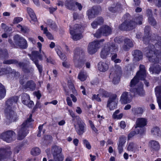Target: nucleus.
<instances>
[{
    "instance_id": "nucleus-51",
    "label": "nucleus",
    "mask_w": 161,
    "mask_h": 161,
    "mask_svg": "<svg viewBox=\"0 0 161 161\" xmlns=\"http://www.w3.org/2000/svg\"><path fill=\"white\" fill-rule=\"evenodd\" d=\"M100 94L102 96L104 97H108L109 95L108 93L103 90H100Z\"/></svg>"
},
{
    "instance_id": "nucleus-31",
    "label": "nucleus",
    "mask_w": 161,
    "mask_h": 161,
    "mask_svg": "<svg viewBox=\"0 0 161 161\" xmlns=\"http://www.w3.org/2000/svg\"><path fill=\"white\" fill-rule=\"evenodd\" d=\"M150 72L152 73H155L158 74L161 70V68L159 65L156 64H154L153 65H152L149 68Z\"/></svg>"
},
{
    "instance_id": "nucleus-11",
    "label": "nucleus",
    "mask_w": 161,
    "mask_h": 161,
    "mask_svg": "<svg viewBox=\"0 0 161 161\" xmlns=\"http://www.w3.org/2000/svg\"><path fill=\"white\" fill-rule=\"evenodd\" d=\"M28 55L35 64L40 73H41L42 72V66L38 64V60L36 59V58L37 57L39 59L42 60V57L39 54L38 52L37 51L32 52V55H31L30 54H28Z\"/></svg>"
},
{
    "instance_id": "nucleus-26",
    "label": "nucleus",
    "mask_w": 161,
    "mask_h": 161,
    "mask_svg": "<svg viewBox=\"0 0 161 161\" xmlns=\"http://www.w3.org/2000/svg\"><path fill=\"white\" fill-rule=\"evenodd\" d=\"M133 42L131 40L129 39H125L124 40V44L123 49L125 51H127L130 47H133Z\"/></svg>"
},
{
    "instance_id": "nucleus-21",
    "label": "nucleus",
    "mask_w": 161,
    "mask_h": 161,
    "mask_svg": "<svg viewBox=\"0 0 161 161\" xmlns=\"http://www.w3.org/2000/svg\"><path fill=\"white\" fill-rule=\"evenodd\" d=\"M147 120L146 119L144 118H138L136 121V125H135V129L142 128L147 124Z\"/></svg>"
},
{
    "instance_id": "nucleus-57",
    "label": "nucleus",
    "mask_w": 161,
    "mask_h": 161,
    "mask_svg": "<svg viewBox=\"0 0 161 161\" xmlns=\"http://www.w3.org/2000/svg\"><path fill=\"white\" fill-rule=\"evenodd\" d=\"M123 39L121 37H117L114 38V41L115 43H120L123 41Z\"/></svg>"
},
{
    "instance_id": "nucleus-16",
    "label": "nucleus",
    "mask_w": 161,
    "mask_h": 161,
    "mask_svg": "<svg viewBox=\"0 0 161 161\" xmlns=\"http://www.w3.org/2000/svg\"><path fill=\"white\" fill-rule=\"evenodd\" d=\"M3 63L6 64H17L18 66L21 68L23 71L25 73H29L30 72V69H28L26 65L22 63L18 62L14 60H4Z\"/></svg>"
},
{
    "instance_id": "nucleus-64",
    "label": "nucleus",
    "mask_w": 161,
    "mask_h": 161,
    "mask_svg": "<svg viewBox=\"0 0 161 161\" xmlns=\"http://www.w3.org/2000/svg\"><path fill=\"white\" fill-rule=\"evenodd\" d=\"M67 104L70 106H72V102L70 98L69 97H67L66 99Z\"/></svg>"
},
{
    "instance_id": "nucleus-36",
    "label": "nucleus",
    "mask_w": 161,
    "mask_h": 161,
    "mask_svg": "<svg viewBox=\"0 0 161 161\" xmlns=\"http://www.w3.org/2000/svg\"><path fill=\"white\" fill-rule=\"evenodd\" d=\"M87 75L86 73L83 71H81L79 74L78 78L81 81H84L87 78Z\"/></svg>"
},
{
    "instance_id": "nucleus-39",
    "label": "nucleus",
    "mask_w": 161,
    "mask_h": 161,
    "mask_svg": "<svg viewBox=\"0 0 161 161\" xmlns=\"http://www.w3.org/2000/svg\"><path fill=\"white\" fill-rule=\"evenodd\" d=\"M17 27L23 33H27L29 31V29L27 27L25 26H22L20 24L17 25Z\"/></svg>"
},
{
    "instance_id": "nucleus-58",
    "label": "nucleus",
    "mask_w": 161,
    "mask_h": 161,
    "mask_svg": "<svg viewBox=\"0 0 161 161\" xmlns=\"http://www.w3.org/2000/svg\"><path fill=\"white\" fill-rule=\"evenodd\" d=\"M156 97L157 101L158 103H159L161 102V94H159L158 92H157L155 94Z\"/></svg>"
},
{
    "instance_id": "nucleus-5",
    "label": "nucleus",
    "mask_w": 161,
    "mask_h": 161,
    "mask_svg": "<svg viewBox=\"0 0 161 161\" xmlns=\"http://www.w3.org/2000/svg\"><path fill=\"white\" fill-rule=\"evenodd\" d=\"M84 51L79 48H76L75 50L73 61L76 67L82 66L86 61L85 58L84 57Z\"/></svg>"
},
{
    "instance_id": "nucleus-27",
    "label": "nucleus",
    "mask_w": 161,
    "mask_h": 161,
    "mask_svg": "<svg viewBox=\"0 0 161 161\" xmlns=\"http://www.w3.org/2000/svg\"><path fill=\"white\" fill-rule=\"evenodd\" d=\"M139 147L134 143H130L127 146V149L129 151L133 152L135 153L139 150Z\"/></svg>"
},
{
    "instance_id": "nucleus-32",
    "label": "nucleus",
    "mask_w": 161,
    "mask_h": 161,
    "mask_svg": "<svg viewBox=\"0 0 161 161\" xmlns=\"http://www.w3.org/2000/svg\"><path fill=\"white\" fill-rule=\"evenodd\" d=\"M108 64L105 62H100L98 64V69L99 71L105 72L108 69Z\"/></svg>"
},
{
    "instance_id": "nucleus-1",
    "label": "nucleus",
    "mask_w": 161,
    "mask_h": 161,
    "mask_svg": "<svg viewBox=\"0 0 161 161\" xmlns=\"http://www.w3.org/2000/svg\"><path fill=\"white\" fill-rule=\"evenodd\" d=\"M158 40H156L158 42V44H157V42L155 41V46L154 45L150 46L146 51L145 54L148 59L149 61L151 62L156 63V59H158L160 57V54H158L157 55L156 51H157L161 49V38L159 37H157Z\"/></svg>"
},
{
    "instance_id": "nucleus-28",
    "label": "nucleus",
    "mask_w": 161,
    "mask_h": 161,
    "mask_svg": "<svg viewBox=\"0 0 161 161\" xmlns=\"http://www.w3.org/2000/svg\"><path fill=\"white\" fill-rule=\"evenodd\" d=\"M144 131V129L142 128H136L135 131H131L128 135V138L129 139L133 137L135 135L138 134H142Z\"/></svg>"
},
{
    "instance_id": "nucleus-18",
    "label": "nucleus",
    "mask_w": 161,
    "mask_h": 161,
    "mask_svg": "<svg viewBox=\"0 0 161 161\" xmlns=\"http://www.w3.org/2000/svg\"><path fill=\"white\" fill-rule=\"evenodd\" d=\"M116 97V95L114 94L109 98L107 107L109 108L110 110H112L115 108L118 103Z\"/></svg>"
},
{
    "instance_id": "nucleus-15",
    "label": "nucleus",
    "mask_w": 161,
    "mask_h": 161,
    "mask_svg": "<svg viewBox=\"0 0 161 161\" xmlns=\"http://www.w3.org/2000/svg\"><path fill=\"white\" fill-rule=\"evenodd\" d=\"M101 10V8L100 7L93 6L87 11L86 14L88 19H90L95 18Z\"/></svg>"
},
{
    "instance_id": "nucleus-12",
    "label": "nucleus",
    "mask_w": 161,
    "mask_h": 161,
    "mask_svg": "<svg viewBox=\"0 0 161 161\" xmlns=\"http://www.w3.org/2000/svg\"><path fill=\"white\" fill-rule=\"evenodd\" d=\"M76 118L77 125H74L75 129L79 135H82L85 131L86 125L79 117H77Z\"/></svg>"
},
{
    "instance_id": "nucleus-10",
    "label": "nucleus",
    "mask_w": 161,
    "mask_h": 161,
    "mask_svg": "<svg viewBox=\"0 0 161 161\" xmlns=\"http://www.w3.org/2000/svg\"><path fill=\"white\" fill-rule=\"evenodd\" d=\"M15 133L12 130H8L3 133L0 135V138L3 141L10 143L14 140Z\"/></svg>"
},
{
    "instance_id": "nucleus-47",
    "label": "nucleus",
    "mask_w": 161,
    "mask_h": 161,
    "mask_svg": "<svg viewBox=\"0 0 161 161\" xmlns=\"http://www.w3.org/2000/svg\"><path fill=\"white\" fill-rule=\"evenodd\" d=\"M57 53L63 60L65 61L66 60L67 58L66 56L64 54H63L60 50H58L57 51Z\"/></svg>"
},
{
    "instance_id": "nucleus-43",
    "label": "nucleus",
    "mask_w": 161,
    "mask_h": 161,
    "mask_svg": "<svg viewBox=\"0 0 161 161\" xmlns=\"http://www.w3.org/2000/svg\"><path fill=\"white\" fill-rule=\"evenodd\" d=\"M47 24L53 30H55L57 28V25L56 24L51 20H48L47 21Z\"/></svg>"
},
{
    "instance_id": "nucleus-44",
    "label": "nucleus",
    "mask_w": 161,
    "mask_h": 161,
    "mask_svg": "<svg viewBox=\"0 0 161 161\" xmlns=\"http://www.w3.org/2000/svg\"><path fill=\"white\" fill-rule=\"evenodd\" d=\"M149 23L153 26H155L157 24V22L154 18L152 16H149L148 17Z\"/></svg>"
},
{
    "instance_id": "nucleus-17",
    "label": "nucleus",
    "mask_w": 161,
    "mask_h": 161,
    "mask_svg": "<svg viewBox=\"0 0 161 161\" xmlns=\"http://www.w3.org/2000/svg\"><path fill=\"white\" fill-rule=\"evenodd\" d=\"M132 96L129 92H123L121 96L120 101L122 104H126L130 103L132 99Z\"/></svg>"
},
{
    "instance_id": "nucleus-40",
    "label": "nucleus",
    "mask_w": 161,
    "mask_h": 161,
    "mask_svg": "<svg viewBox=\"0 0 161 161\" xmlns=\"http://www.w3.org/2000/svg\"><path fill=\"white\" fill-rule=\"evenodd\" d=\"M40 149L37 147H34L31 149V153L32 155H38L41 153Z\"/></svg>"
},
{
    "instance_id": "nucleus-45",
    "label": "nucleus",
    "mask_w": 161,
    "mask_h": 161,
    "mask_svg": "<svg viewBox=\"0 0 161 161\" xmlns=\"http://www.w3.org/2000/svg\"><path fill=\"white\" fill-rule=\"evenodd\" d=\"M143 20L142 16V15H140L137 17H136L135 19V22L136 25L138 24L141 25L142 24V21Z\"/></svg>"
},
{
    "instance_id": "nucleus-54",
    "label": "nucleus",
    "mask_w": 161,
    "mask_h": 161,
    "mask_svg": "<svg viewBox=\"0 0 161 161\" xmlns=\"http://www.w3.org/2000/svg\"><path fill=\"white\" fill-rule=\"evenodd\" d=\"M23 19L20 17H17L14 19L13 20V23L17 24L21 21Z\"/></svg>"
},
{
    "instance_id": "nucleus-25",
    "label": "nucleus",
    "mask_w": 161,
    "mask_h": 161,
    "mask_svg": "<svg viewBox=\"0 0 161 161\" xmlns=\"http://www.w3.org/2000/svg\"><path fill=\"white\" fill-rule=\"evenodd\" d=\"M75 1L74 0H66L64 3L65 7L68 9L71 10H74Z\"/></svg>"
},
{
    "instance_id": "nucleus-34",
    "label": "nucleus",
    "mask_w": 161,
    "mask_h": 161,
    "mask_svg": "<svg viewBox=\"0 0 161 161\" xmlns=\"http://www.w3.org/2000/svg\"><path fill=\"white\" fill-rule=\"evenodd\" d=\"M25 87L26 88H29L31 90H33L35 88L36 84L33 81L29 80L25 84Z\"/></svg>"
},
{
    "instance_id": "nucleus-63",
    "label": "nucleus",
    "mask_w": 161,
    "mask_h": 161,
    "mask_svg": "<svg viewBox=\"0 0 161 161\" xmlns=\"http://www.w3.org/2000/svg\"><path fill=\"white\" fill-rule=\"evenodd\" d=\"M27 11L29 15L34 14L35 13L34 11L31 8H27Z\"/></svg>"
},
{
    "instance_id": "nucleus-30",
    "label": "nucleus",
    "mask_w": 161,
    "mask_h": 161,
    "mask_svg": "<svg viewBox=\"0 0 161 161\" xmlns=\"http://www.w3.org/2000/svg\"><path fill=\"white\" fill-rule=\"evenodd\" d=\"M62 151L61 147L57 145L53 146L51 148V153L53 156L61 154Z\"/></svg>"
},
{
    "instance_id": "nucleus-29",
    "label": "nucleus",
    "mask_w": 161,
    "mask_h": 161,
    "mask_svg": "<svg viewBox=\"0 0 161 161\" xmlns=\"http://www.w3.org/2000/svg\"><path fill=\"white\" fill-rule=\"evenodd\" d=\"M103 18L101 17H99L92 23L91 26L93 28L95 29L97 27L98 25H100L103 24Z\"/></svg>"
},
{
    "instance_id": "nucleus-38",
    "label": "nucleus",
    "mask_w": 161,
    "mask_h": 161,
    "mask_svg": "<svg viewBox=\"0 0 161 161\" xmlns=\"http://www.w3.org/2000/svg\"><path fill=\"white\" fill-rule=\"evenodd\" d=\"M6 93V91L4 86L0 83V99L3 98Z\"/></svg>"
},
{
    "instance_id": "nucleus-37",
    "label": "nucleus",
    "mask_w": 161,
    "mask_h": 161,
    "mask_svg": "<svg viewBox=\"0 0 161 161\" xmlns=\"http://www.w3.org/2000/svg\"><path fill=\"white\" fill-rule=\"evenodd\" d=\"M151 133L153 135L159 136L161 135V131L158 127H155L152 129Z\"/></svg>"
},
{
    "instance_id": "nucleus-8",
    "label": "nucleus",
    "mask_w": 161,
    "mask_h": 161,
    "mask_svg": "<svg viewBox=\"0 0 161 161\" xmlns=\"http://www.w3.org/2000/svg\"><path fill=\"white\" fill-rule=\"evenodd\" d=\"M121 73V67L117 66H116L112 70L109 75V78L114 84H117L119 83Z\"/></svg>"
},
{
    "instance_id": "nucleus-56",
    "label": "nucleus",
    "mask_w": 161,
    "mask_h": 161,
    "mask_svg": "<svg viewBox=\"0 0 161 161\" xmlns=\"http://www.w3.org/2000/svg\"><path fill=\"white\" fill-rule=\"evenodd\" d=\"M0 55L1 57L3 56L4 57H6L8 55V53L6 49H4L3 50L0 51Z\"/></svg>"
},
{
    "instance_id": "nucleus-48",
    "label": "nucleus",
    "mask_w": 161,
    "mask_h": 161,
    "mask_svg": "<svg viewBox=\"0 0 161 161\" xmlns=\"http://www.w3.org/2000/svg\"><path fill=\"white\" fill-rule=\"evenodd\" d=\"M68 86L69 88L72 90L73 93L75 95H77L76 91L75 89L73 84L71 82H68Z\"/></svg>"
},
{
    "instance_id": "nucleus-50",
    "label": "nucleus",
    "mask_w": 161,
    "mask_h": 161,
    "mask_svg": "<svg viewBox=\"0 0 161 161\" xmlns=\"http://www.w3.org/2000/svg\"><path fill=\"white\" fill-rule=\"evenodd\" d=\"M89 122L92 130L95 132L97 133L98 130L95 127L92 122L91 120H90L89 121Z\"/></svg>"
},
{
    "instance_id": "nucleus-9",
    "label": "nucleus",
    "mask_w": 161,
    "mask_h": 161,
    "mask_svg": "<svg viewBox=\"0 0 161 161\" xmlns=\"http://www.w3.org/2000/svg\"><path fill=\"white\" fill-rule=\"evenodd\" d=\"M112 31L111 28L107 25L103 26L98 29L94 34L95 37L99 38L102 35L107 36L110 34Z\"/></svg>"
},
{
    "instance_id": "nucleus-19",
    "label": "nucleus",
    "mask_w": 161,
    "mask_h": 161,
    "mask_svg": "<svg viewBox=\"0 0 161 161\" xmlns=\"http://www.w3.org/2000/svg\"><path fill=\"white\" fill-rule=\"evenodd\" d=\"M22 103L30 108H32L34 105L33 102L30 100L29 96L26 93L22 95Z\"/></svg>"
},
{
    "instance_id": "nucleus-35",
    "label": "nucleus",
    "mask_w": 161,
    "mask_h": 161,
    "mask_svg": "<svg viewBox=\"0 0 161 161\" xmlns=\"http://www.w3.org/2000/svg\"><path fill=\"white\" fill-rule=\"evenodd\" d=\"M150 146L154 150H158L160 148L158 143L155 141H152L150 142Z\"/></svg>"
},
{
    "instance_id": "nucleus-22",
    "label": "nucleus",
    "mask_w": 161,
    "mask_h": 161,
    "mask_svg": "<svg viewBox=\"0 0 161 161\" xmlns=\"http://www.w3.org/2000/svg\"><path fill=\"white\" fill-rule=\"evenodd\" d=\"M130 90L131 92H133L135 95L137 94L139 96H142L144 94L143 85L142 84H140L139 86L138 85L134 89L131 88Z\"/></svg>"
},
{
    "instance_id": "nucleus-13",
    "label": "nucleus",
    "mask_w": 161,
    "mask_h": 161,
    "mask_svg": "<svg viewBox=\"0 0 161 161\" xmlns=\"http://www.w3.org/2000/svg\"><path fill=\"white\" fill-rule=\"evenodd\" d=\"M104 41V39H102L99 41H94L90 43L88 47V53L91 54L97 52V49L100 47V43Z\"/></svg>"
},
{
    "instance_id": "nucleus-46",
    "label": "nucleus",
    "mask_w": 161,
    "mask_h": 161,
    "mask_svg": "<svg viewBox=\"0 0 161 161\" xmlns=\"http://www.w3.org/2000/svg\"><path fill=\"white\" fill-rule=\"evenodd\" d=\"M31 20L30 21L31 23L34 24L37 21V19L35 13L29 15Z\"/></svg>"
},
{
    "instance_id": "nucleus-6",
    "label": "nucleus",
    "mask_w": 161,
    "mask_h": 161,
    "mask_svg": "<svg viewBox=\"0 0 161 161\" xmlns=\"http://www.w3.org/2000/svg\"><path fill=\"white\" fill-rule=\"evenodd\" d=\"M140 70L130 81V86L131 87H134L137 84L139 80H144L146 77L147 74L144 65H141L139 67Z\"/></svg>"
},
{
    "instance_id": "nucleus-7",
    "label": "nucleus",
    "mask_w": 161,
    "mask_h": 161,
    "mask_svg": "<svg viewBox=\"0 0 161 161\" xmlns=\"http://www.w3.org/2000/svg\"><path fill=\"white\" fill-rule=\"evenodd\" d=\"M82 29L81 25L78 24H76L72 26H70V33L72 38L74 40L77 41L82 37L81 33Z\"/></svg>"
},
{
    "instance_id": "nucleus-24",
    "label": "nucleus",
    "mask_w": 161,
    "mask_h": 161,
    "mask_svg": "<svg viewBox=\"0 0 161 161\" xmlns=\"http://www.w3.org/2000/svg\"><path fill=\"white\" fill-rule=\"evenodd\" d=\"M122 9V6L119 3H117L116 4H114L113 6L108 8L109 11L112 13L121 12Z\"/></svg>"
},
{
    "instance_id": "nucleus-62",
    "label": "nucleus",
    "mask_w": 161,
    "mask_h": 161,
    "mask_svg": "<svg viewBox=\"0 0 161 161\" xmlns=\"http://www.w3.org/2000/svg\"><path fill=\"white\" fill-rule=\"evenodd\" d=\"M143 112V109L141 108H138L136 109V113L137 114H142Z\"/></svg>"
},
{
    "instance_id": "nucleus-53",
    "label": "nucleus",
    "mask_w": 161,
    "mask_h": 161,
    "mask_svg": "<svg viewBox=\"0 0 161 161\" xmlns=\"http://www.w3.org/2000/svg\"><path fill=\"white\" fill-rule=\"evenodd\" d=\"M9 73V71L5 68L0 69V75L6 74Z\"/></svg>"
},
{
    "instance_id": "nucleus-42",
    "label": "nucleus",
    "mask_w": 161,
    "mask_h": 161,
    "mask_svg": "<svg viewBox=\"0 0 161 161\" xmlns=\"http://www.w3.org/2000/svg\"><path fill=\"white\" fill-rule=\"evenodd\" d=\"M43 34L46 35L47 37L49 39H53V36L48 31L47 27H45L44 29Z\"/></svg>"
},
{
    "instance_id": "nucleus-4",
    "label": "nucleus",
    "mask_w": 161,
    "mask_h": 161,
    "mask_svg": "<svg viewBox=\"0 0 161 161\" xmlns=\"http://www.w3.org/2000/svg\"><path fill=\"white\" fill-rule=\"evenodd\" d=\"M118 46L114 43H108L102 49L100 54L102 58H105L109 54H114L117 51Z\"/></svg>"
},
{
    "instance_id": "nucleus-2",
    "label": "nucleus",
    "mask_w": 161,
    "mask_h": 161,
    "mask_svg": "<svg viewBox=\"0 0 161 161\" xmlns=\"http://www.w3.org/2000/svg\"><path fill=\"white\" fill-rule=\"evenodd\" d=\"M18 99V96L13 97L9 99L6 102L5 111L7 119L10 122L15 121L18 118L15 113L11 110V106L13 104L16 103Z\"/></svg>"
},
{
    "instance_id": "nucleus-59",
    "label": "nucleus",
    "mask_w": 161,
    "mask_h": 161,
    "mask_svg": "<svg viewBox=\"0 0 161 161\" xmlns=\"http://www.w3.org/2000/svg\"><path fill=\"white\" fill-rule=\"evenodd\" d=\"M99 94H98L97 95L95 94L92 97V99L93 100H95L97 101L98 102L101 101V100L100 98L99 97Z\"/></svg>"
},
{
    "instance_id": "nucleus-60",
    "label": "nucleus",
    "mask_w": 161,
    "mask_h": 161,
    "mask_svg": "<svg viewBox=\"0 0 161 161\" xmlns=\"http://www.w3.org/2000/svg\"><path fill=\"white\" fill-rule=\"evenodd\" d=\"M155 94L158 92L159 94H161V85L157 86L155 90Z\"/></svg>"
},
{
    "instance_id": "nucleus-33",
    "label": "nucleus",
    "mask_w": 161,
    "mask_h": 161,
    "mask_svg": "<svg viewBox=\"0 0 161 161\" xmlns=\"http://www.w3.org/2000/svg\"><path fill=\"white\" fill-rule=\"evenodd\" d=\"M133 55L134 57V58L137 61L139 60L142 58V52L138 50H135L133 53Z\"/></svg>"
},
{
    "instance_id": "nucleus-41",
    "label": "nucleus",
    "mask_w": 161,
    "mask_h": 161,
    "mask_svg": "<svg viewBox=\"0 0 161 161\" xmlns=\"http://www.w3.org/2000/svg\"><path fill=\"white\" fill-rule=\"evenodd\" d=\"M55 161H63L64 158V156L61 154L53 156Z\"/></svg>"
},
{
    "instance_id": "nucleus-3",
    "label": "nucleus",
    "mask_w": 161,
    "mask_h": 161,
    "mask_svg": "<svg viewBox=\"0 0 161 161\" xmlns=\"http://www.w3.org/2000/svg\"><path fill=\"white\" fill-rule=\"evenodd\" d=\"M32 114H30L29 117L24 121L19 127L18 132L17 139L22 140L26 136L28 133L27 128L31 125V122L33 121L32 119Z\"/></svg>"
},
{
    "instance_id": "nucleus-49",
    "label": "nucleus",
    "mask_w": 161,
    "mask_h": 161,
    "mask_svg": "<svg viewBox=\"0 0 161 161\" xmlns=\"http://www.w3.org/2000/svg\"><path fill=\"white\" fill-rule=\"evenodd\" d=\"M126 140V138L125 136H121L120 137L119 145L123 146Z\"/></svg>"
},
{
    "instance_id": "nucleus-52",
    "label": "nucleus",
    "mask_w": 161,
    "mask_h": 161,
    "mask_svg": "<svg viewBox=\"0 0 161 161\" xmlns=\"http://www.w3.org/2000/svg\"><path fill=\"white\" fill-rule=\"evenodd\" d=\"M144 33L146 36H148L149 35V32L150 31V26H146L144 29Z\"/></svg>"
},
{
    "instance_id": "nucleus-61",
    "label": "nucleus",
    "mask_w": 161,
    "mask_h": 161,
    "mask_svg": "<svg viewBox=\"0 0 161 161\" xmlns=\"http://www.w3.org/2000/svg\"><path fill=\"white\" fill-rule=\"evenodd\" d=\"M42 53L43 54L45 58H46L47 62L48 63H52V60L51 58L50 57H49L48 58H47V57L46 56V55L42 51Z\"/></svg>"
},
{
    "instance_id": "nucleus-23",
    "label": "nucleus",
    "mask_w": 161,
    "mask_h": 161,
    "mask_svg": "<svg viewBox=\"0 0 161 161\" xmlns=\"http://www.w3.org/2000/svg\"><path fill=\"white\" fill-rule=\"evenodd\" d=\"M11 153L12 152L10 148H0V161L4 159L6 156H9Z\"/></svg>"
},
{
    "instance_id": "nucleus-20",
    "label": "nucleus",
    "mask_w": 161,
    "mask_h": 161,
    "mask_svg": "<svg viewBox=\"0 0 161 161\" xmlns=\"http://www.w3.org/2000/svg\"><path fill=\"white\" fill-rule=\"evenodd\" d=\"M132 23H128L126 21L123 23L119 26V28L123 30H130L135 28L136 26V24L135 23H133L132 25H130Z\"/></svg>"
},
{
    "instance_id": "nucleus-14",
    "label": "nucleus",
    "mask_w": 161,
    "mask_h": 161,
    "mask_svg": "<svg viewBox=\"0 0 161 161\" xmlns=\"http://www.w3.org/2000/svg\"><path fill=\"white\" fill-rule=\"evenodd\" d=\"M14 42L17 45L22 49H25L28 47L26 40L18 35H15L14 38Z\"/></svg>"
},
{
    "instance_id": "nucleus-55",
    "label": "nucleus",
    "mask_w": 161,
    "mask_h": 161,
    "mask_svg": "<svg viewBox=\"0 0 161 161\" xmlns=\"http://www.w3.org/2000/svg\"><path fill=\"white\" fill-rule=\"evenodd\" d=\"M83 142L84 144L86 145V147L87 148L89 149L91 148V146L87 140L86 139L83 140Z\"/></svg>"
}]
</instances>
